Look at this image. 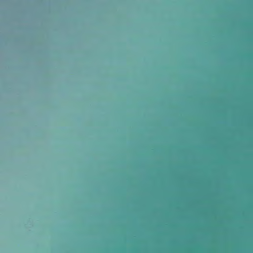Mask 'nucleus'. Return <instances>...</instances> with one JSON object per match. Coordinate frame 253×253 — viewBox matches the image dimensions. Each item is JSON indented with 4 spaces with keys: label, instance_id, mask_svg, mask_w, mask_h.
I'll return each mask as SVG.
<instances>
[{
    "label": "nucleus",
    "instance_id": "f257e3e1",
    "mask_svg": "<svg viewBox=\"0 0 253 253\" xmlns=\"http://www.w3.org/2000/svg\"><path fill=\"white\" fill-rule=\"evenodd\" d=\"M141 244V239H140V244ZM139 252L141 253V246L140 245Z\"/></svg>",
    "mask_w": 253,
    "mask_h": 253
}]
</instances>
